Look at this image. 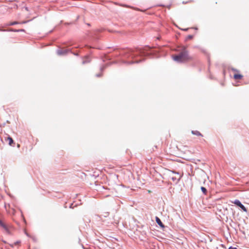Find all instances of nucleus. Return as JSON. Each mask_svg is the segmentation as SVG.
Wrapping results in <instances>:
<instances>
[{"label": "nucleus", "mask_w": 249, "mask_h": 249, "mask_svg": "<svg viewBox=\"0 0 249 249\" xmlns=\"http://www.w3.org/2000/svg\"><path fill=\"white\" fill-rule=\"evenodd\" d=\"M172 57L174 60L179 63L189 62L193 60V57L189 54L188 51L184 46L181 48L178 54L173 55Z\"/></svg>", "instance_id": "nucleus-1"}, {"label": "nucleus", "mask_w": 249, "mask_h": 249, "mask_svg": "<svg viewBox=\"0 0 249 249\" xmlns=\"http://www.w3.org/2000/svg\"><path fill=\"white\" fill-rule=\"evenodd\" d=\"M234 204L239 206L244 212H247V209L246 207L240 202L239 200H235L234 202H233Z\"/></svg>", "instance_id": "nucleus-2"}, {"label": "nucleus", "mask_w": 249, "mask_h": 249, "mask_svg": "<svg viewBox=\"0 0 249 249\" xmlns=\"http://www.w3.org/2000/svg\"><path fill=\"white\" fill-rule=\"evenodd\" d=\"M0 226L1 227H2L4 229V230L6 231V232L7 233H8V234L10 233V231L9 229H8V226L5 224L3 223L0 220Z\"/></svg>", "instance_id": "nucleus-3"}, {"label": "nucleus", "mask_w": 249, "mask_h": 249, "mask_svg": "<svg viewBox=\"0 0 249 249\" xmlns=\"http://www.w3.org/2000/svg\"><path fill=\"white\" fill-rule=\"evenodd\" d=\"M243 77V75L240 73H235L233 75V78L235 80H240L242 79Z\"/></svg>", "instance_id": "nucleus-4"}, {"label": "nucleus", "mask_w": 249, "mask_h": 249, "mask_svg": "<svg viewBox=\"0 0 249 249\" xmlns=\"http://www.w3.org/2000/svg\"><path fill=\"white\" fill-rule=\"evenodd\" d=\"M156 221L157 223V224L161 228H164V226L162 224V222L160 220V219L158 217H156Z\"/></svg>", "instance_id": "nucleus-5"}, {"label": "nucleus", "mask_w": 249, "mask_h": 249, "mask_svg": "<svg viewBox=\"0 0 249 249\" xmlns=\"http://www.w3.org/2000/svg\"><path fill=\"white\" fill-rule=\"evenodd\" d=\"M192 133L193 134V135H196V136H203V135L201 134V133L198 131H194V130H193L192 131Z\"/></svg>", "instance_id": "nucleus-6"}, {"label": "nucleus", "mask_w": 249, "mask_h": 249, "mask_svg": "<svg viewBox=\"0 0 249 249\" xmlns=\"http://www.w3.org/2000/svg\"><path fill=\"white\" fill-rule=\"evenodd\" d=\"M20 245V241H18L15 243H14L13 244L10 245L11 247L13 248L15 246H19Z\"/></svg>", "instance_id": "nucleus-7"}, {"label": "nucleus", "mask_w": 249, "mask_h": 249, "mask_svg": "<svg viewBox=\"0 0 249 249\" xmlns=\"http://www.w3.org/2000/svg\"><path fill=\"white\" fill-rule=\"evenodd\" d=\"M7 141L8 142V143L10 145H11L13 143L14 141L11 137H8L7 139Z\"/></svg>", "instance_id": "nucleus-8"}, {"label": "nucleus", "mask_w": 249, "mask_h": 249, "mask_svg": "<svg viewBox=\"0 0 249 249\" xmlns=\"http://www.w3.org/2000/svg\"><path fill=\"white\" fill-rule=\"evenodd\" d=\"M201 191H202V192L205 194L206 195L207 194V191L206 190V189L204 187H201Z\"/></svg>", "instance_id": "nucleus-9"}, {"label": "nucleus", "mask_w": 249, "mask_h": 249, "mask_svg": "<svg viewBox=\"0 0 249 249\" xmlns=\"http://www.w3.org/2000/svg\"><path fill=\"white\" fill-rule=\"evenodd\" d=\"M231 70H232V71H233L234 72H235V73H236L237 72H238V71H239L237 70H236V69H234V68H232V69H231Z\"/></svg>", "instance_id": "nucleus-10"}, {"label": "nucleus", "mask_w": 249, "mask_h": 249, "mask_svg": "<svg viewBox=\"0 0 249 249\" xmlns=\"http://www.w3.org/2000/svg\"><path fill=\"white\" fill-rule=\"evenodd\" d=\"M57 53L59 55H61V54H63V52L61 51H58Z\"/></svg>", "instance_id": "nucleus-11"}, {"label": "nucleus", "mask_w": 249, "mask_h": 249, "mask_svg": "<svg viewBox=\"0 0 249 249\" xmlns=\"http://www.w3.org/2000/svg\"><path fill=\"white\" fill-rule=\"evenodd\" d=\"M17 23H18L17 22H11V23H10L9 25H13L16 24Z\"/></svg>", "instance_id": "nucleus-12"}, {"label": "nucleus", "mask_w": 249, "mask_h": 249, "mask_svg": "<svg viewBox=\"0 0 249 249\" xmlns=\"http://www.w3.org/2000/svg\"><path fill=\"white\" fill-rule=\"evenodd\" d=\"M228 249H237L236 248H233L232 247H231Z\"/></svg>", "instance_id": "nucleus-13"}, {"label": "nucleus", "mask_w": 249, "mask_h": 249, "mask_svg": "<svg viewBox=\"0 0 249 249\" xmlns=\"http://www.w3.org/2000/svg\"><path fill=\"white\" fill-rule=\"evenodd\" d=\"M11 31H14V32H19V31H18V30H11Z\"/></svg>", "instance_id": "nucleus-14"}, {"label": "nucleus", "mask_w": 249, "mask_h": 249, "mask_svg": "<svg viewBox=\"0 0 249 249\" xmlns=\"http://www.w3.org/2000/svg\"><path fill=\"white\" fill-rule=\"evenodd\" d=\"M18 31H19H19L23 32V31H24V29H21V30H19Z\"/></svg>", "instance_id": "nucleus-15"}]
</instances>
